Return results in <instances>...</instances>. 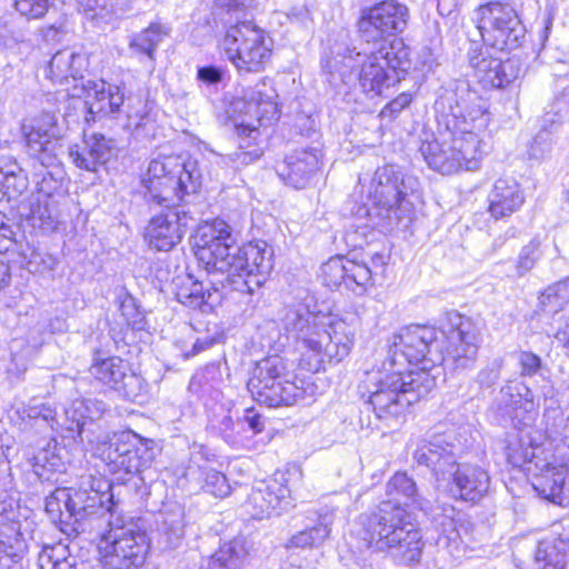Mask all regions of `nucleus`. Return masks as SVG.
Listing matches in <instances>:
<instances>
[{
	"label": "nucleus",
	"mask_w": 569,
	"mask_h": 569,
	"mask_svg": "<svg viewBox=\"0 0 569 569\" xmlns=\"http://www.w3.org/2000/svg\"><path fill=\"white\" fill-rule=\"evenodd\" d=\"M409 18L408 7L399 0H382L362 9L357 27L368 48H347L342 53L323 57L321 69L327 80L346 83L357 69L359 86L371 98L400 82L410 67V48L397 36L406 30Z\"/></svg>",
	"instance_id": "1"
},
{
	"label": "nucleus",
	"mask_w": 569,
	"mask_h": 569,
	"mask_svg": "<svg viewBox=\"0 0 569 569\" xmlns=\"http://www.w3.org/2000/svg\"><path fill=\"white\" fill-rule=\"evenodd\" d=\"M447 339L446 353L441 350L437 331L432 327L413 325L392 337L388 351L391 369L401 371L406 363L416 365L436 382L440 366L448 363L455 369L472 367L478 353L479 331L476 325L462 315L452 311L447 315L442 329Z\"/></svg>",
	"instance_id": "2"
},
{
	"label": "nucleus",
	"mask_w": 569,
	"mask_h": 569,
	"mask_svg": "<svg viewBox=\"0 0 569 569\" xmlns=\"http://www.w3.org/2000/svg\"><path fill=\"white\" fill-rule=\"evenodd\" d=\"M89 58L86 53L71 49L57 51L46 68V77L53 83L64 84L72 79V98L86 93L87 121L109 118L123 122L127 130L138 129L148 120L153 108L149 93L138 91L126 94V88L108 83L104 80L83 81V72L88 69ZM62 99L70 96L69 90L60 93Z\"/></svg>",
	"instance_id": "3"
},
{
	"label": "nucleus",
	"mask_w": 569,
	"mask_h": 569,
	"mask_svg": "<svg viewBox=\"0 0 569 569\" xmlns=\"http://www.w3.org/2000/svg\"><path fill=\"white\" fill-rule=\"evenodd\" d=\"M196 246V256L204 269L226 274L222 286L234 291L252 295L273 268V250L266 241L238 247L231 227L221 219L198 230Z\"/></svg>",
	"instance_id": "4"
},
{
	"label": "nucleus",
	"mask_w": 569,
	"mask_h": 569,
	"mask_svg": "<svg viewBox=\"0 0 569 569\" xmlns=\"http://www.w3.org/2000/svg\"><path fill=\"white\" fill-rule=\"evenodd\" d=\"M468 429L439 422L421 438L412 453L418 466L427 467L437 481H450L449 491L455 499L479 501L489 489L487 472L458 459L468 448Z\"/></svg>",
	"instance_id": "5"
},
{
	"label": "nucleus",
	"mask_w": 569,
	"mask_h": 569,
	"mask_svg": "<svg viewBox=\"0 0 569 569\" xmlns=\"http://www.w3.org/2000/svg\"><path fill=\"white\" fill-rule=\"evenodd\" d=\"M420 197L418 178L395 164H388L378 168L371 180L369 199L372 207L365 204L357 214L368 217L372 227L382 231L406 229L412 221L415 204Z\"/></svg>",
	"instance_id": "6"
},
{
	"label": "nucleus",
	"mask_w": 569,
	"mask_h": 569,
	"mask_svg": "<svg viewBox=\"0 0 569 569\" xmlns=\"http://www.w3.org/2000/svg\"><path fill=\"white\" fill-rule=\"evenodd\" d=\"M362 525L363 539L373 551L385 553L397 566L420 562L425 548L422 532L403 508L385 505L366 516Z\"/></svg>",
	"instance_id": "7"
},
{
	"label": "nucleus",
	"mask_w": 569,
	"mask_h": 569,
	"mask_svg": "<svg viewBox=\"0 0 569 569\" xmlns=\"http://www.w3.org/2000/svg\"><path fill=\"white\" fill-rule=\"evenodd\" d=\"M277 98L272 81L262 79L230 102L227 113L239 138L238 161L248 164L262 156L259 128L279 119Z\"/></svg>",
	"instance_id": "8"
},
{
	"label": "nucleus",
	"mask_w": 569,
	"mask_h": 569,
	"mask_svg": "<svg viewBox=\"0 0 569 569\" xmlns=\"http://www.w3.org/2000/svg\"><path fill=\"white\" fill-rule=\"evenodd\" d=\"M141 184L149 206L184 208L188 198L199 191L202 176L196 160L168 156L149 162Z\"/></svg>",
	"instance_id": "9"
},
{
	"label": "nucleus",
	"mask_w": 569,
	"mask_h": 569,
	"mask_svg": "<svg viewBox=\"0 0 569 569\" xmlns=\"http://www.w3.org/2000/svg\"><path fill=\"white\" fill-rule=\"evenodd\" d=\"M111 483L102 477L82 475L78 488H58L47 499L48 512H60V520L76 533L99 529L108 513L107 497Z\"/></svg>",
	"instance_id": "10"
},
{
	"label": "nucleus",
	"mask_w": 569,
	"mask_h": 569,
	"mask_svg": "<svg viewBox=\"0 0 569 569\" xmlns=\"http://www.w3.org/2000/svg\"><path fill=\"white\" fill-rule=\"evenodd\" d=\"M391 370V373H370L368 379V405L380 420L401 416L435 388V381L428 373Z\"/></svg>",
	"instance_id": "11"
},
{
	"label": "nucleus",
	"mask_w": 569,
	"mask_h": 569,
	"mask_svg": "<svg viewBox=\"0 0 569 569\" xmlns=\"http://www.w3.org/2000/svg\"><path fill=\"white\" fill-rule=\"evenodd\" d=\"M108 513L101 527L93 529L110 545L104 557L106 569H140L147 558L149 542L146 531L132 519L126 520L110 493L106 500Z\"/></svg>",
	"instance_id": "12"
},
{
	"label": "nucleus",
	"mask_w": 569,
	"mask_h": 569,
	"mask_svg": "<svg viewBox=\"0 0 569 569\" xmlns=\"http://www.w3.org/2000/svg\"><path fill=\"white\" fill-rule=\"evenodd\" d=\"M480 141L472 131L450 132L439 139L423 141L420 152L429 168L441 174H452L460 169H478Z\"/></svg>",
	"instance_id": "13"
},
{
	"label": "nucleus",
	"mask_w": 569,
	"mask_h": 569,
	"mask_svg": "<svg viewBox=\"0 0 569 569\" xmlns=\"http://www.w3.org/2000/svg\"><path fill=\"white\" fill-rule=\"evenodd\" d=\"M288 376L284 360L270 356L256 363L247 389L253 400L267 407L292 406L305 399L306 390Z\"/></svg>",
	"instance_id": "14"
},
{
	"label": "nucleus",
	"mask_w": 569,
	"mask_h": 569,
	"mask_svg": "<svg viewBox=\"0 0 569 569\" xmlns=\"http://www.w3.org/2000/svg\"><path fill=\"white\" fill-rule=\"evenodd\" d=\"M222 48L239 71L259 72L271 56L272 40L252 20L244 19L227 28Z\"/></svg>",
	"instance_id": "15"
},
{
	"label": "nucleus",
	"mask_w": 569,
	"mask_h": 569,
	"mask_svg": "<svg viewBox=\"0 0 569 569\" xmlns=\"http://www.w3.org/2000/svg\"><path fill=\"white\" fill-rule=\"evenodd\" d=\"M41 164L34 173L37 193L29 200L28 218L43 230H53L59 223V204L68 193L66 172L57 164Z\"/></svg>",
	"instance_id": "16"
},
{
	"label": "nucleus",
	"mask_w": 569,
	"mask_h": 569,
	"mask_svg": "<svg viewBox=\"0 0 569 569\" xmlns=\"http://www.w3.org/2000/svg\"><path fill=\"white\" fill-rule=\"evenodd\" d=\"M102 460L113 475H136L150 466L152 452L142 443L140 436L126 430L113 433L108 441L96 440ZM118 480H124L122 476Z\"/></svg>",
	"instance_id": "17"
},
{
	"label": "nucleus",
	"mask_w": 569,
	"mask_h": 569,
	"mask_svg": "<svg viewBox=\"0 0 569 569\" xmlns=\"http://www.w3.org/2000/svg\"><path fill=\"white\" fill-rule=\"evenodd\" d=\"M308 352H303L300 359L301 368L318 372L326 369V365L339 363L349 356L355 335L345 322L326 326L320 330Z\"/></svg>",
	"instance_id": "18"
},
{
	"label": "nucleus",
	"mask_w": 569,
	"mask_h": 569,
	"mask_svg": "<svg viewBox=\"0 0 569 569\" xmlns=\"http://www.w3.org/2000/svg\"><path fill=\"white\" fill-rule=\"evenodd\" d=\"M57 112L59 108L43 109L41 114L34 118L31 124H23L22 132L29 153L39 163L50 166L57 160L54 153L58 140L62 137V128L58 123Z\"/></svg>",
	"instance_id": "19"
},
{
	"label": "nucleus",
	"mask_w": 569,
	"mask_h": 569,
	"mask_svg": "<svg viewBox=\"0 0 569 569\" xmlns=\"http://www.w3.org/2000/svg\"><path fill=\"white\" fill-rule=\"evenodd\" d=\"M90 373L131 401H136L146 391L144 380L119 357L94 358Z\"/></svg>",
	"instance_id": "20"
},
{
	"label": "nucleus",
	"mask_w": 569,
	"mask_h": 569,
	"mask_svg": "<svg viewBox=\"0 0 569 569\" xmlns=\"http://www.w3.org/2000/svg\"><path fill=\"white\" fill-rule=\"evenodd\" d=\"M196 220L184 208L164 209L154 216L146 228V240L151 249L169 251L182 239L190 222Z\"/></svg>",
	"instance_id": "21"
},
{
	"label": "nucleus",
	"mask_w": 569,
	"mask_h": 569,
	"mask_svg": "<svg viewBox=\"0 0 569 569\" xmlns=\"http://www.w3.org/2000/svg\"><path fill=\"white\" fill-rule=\"evenodd\" d=\"M526 28L521 23L516 10L509 4L500 3V54L508 50L517 49L525 38ZM522 72V63L517 54L506 59L500 56V88L503 82L511 83L519 78Z\"/></svg>",
	"instance_id": "22"
},
{
	"label": "nucleus",
	"mask_w": 569,
	"mask_h": 569,
	"mask_svg": "<svg viewBox=\"0 0 569 569\" xmlns=\"http://www.w3.org/2000/svg\"><path fill=\"white\" fill-rule=\"evenodd\" d=\"M373 270L366 262L342 256L330 258L321 266L323 284L338 288L342 284L357 295H362L371 283Z\"/></svg>",
	"instance_id": "23"
},
{
	"label": "nucleus",
	"mask_w": 569,
	"mask_h": 569,
	"mask_svg": "<svg viewBox=\"0 0 569 569\" xmlns=\"http://www.w3.org/2000/svg\"><path fill=\"white\" fill-rule=\"evenodd\" d=\"M106 411V405L98 399H74L66 408V429L72 433L74 441L93 445L98 440L101 427L98 420Z\"/></svg>",
	"instance_id": "24"
},
{
	"label": "nucleus",
	"mask_w": 569,
	"mask_h": 569,
	"mask_svg": "<svg viewBox=\"0 0 569 569\" xmlns=\"http://www.w3.org/2000/svg\"><path fill=\"white\" fill-rule=\"evenodd\" d=\"M323 326L306 303L297 302L283 308L281 328L302 353L308 352L311 345L316 343L315 339Z\"/></svg>",
	"instance_id": "25"
},
{
	"label": "nucleus",
	"mask_w": 569,
	"mask_h": 569,
	"mask_svg": "<svg viewBox=\"0 0 569 569\" xmlns=\"http://www.w3.org/2000/svg\"><path fill=\"white\" fill-rule=\"evenodd\" d=\"M16 512L0 503V569H20L29 545L14 521Z\"/></svg>",
	"instance_id": "26"
},
{
	"label": "nucleus",
	"mask_w": 569,
	"mask_h": 569,
	"mask_svg": "<svg viewBox=\"0 0 569 569\" xmlns=\"http://www.w3.org/2000/svg\"><path fill=\"white\" fill-rule=\"evenodd\" d=\"M117 143L100 132L83 133L80 144H74L69 150L72 163L89 172H97L117 156Z\"/></svg>",
	"instance_id": "27"
},
{
	"label": "nucleus",
	"mask_w": 569,
	"mask_h": 569,
	"mask_svg": "<svg viewBox=\"0 0 569 569\" xmlns=\"http://www.w3.org/2000/svg\"><path fill=\"white\" fill-rule=\"evenodd\" d=\"M290 506V489L277 479L258 482L246 501L248 512L256 519L279 515Z\"/></svg>",
	"instance_id": "28"
},
{
	"label": "nucleus",
	"mask_w": 569,
	"mask_h": 569,
	"mask_svg": "<svg viewBox=\"0 0 569 569\" xmlns=\"http://www.w3.org/2000/svg\"><path fill=\"white\" fill-rule=\"evenodd\" d=\"M320 156L318 148L296 149L277 163L276 171L286 184L302 189L318 171Z\"/></svg>",
	"instance_id": "29"
},
{
	"label": "nucleus",
	"mask_w": 569,
	"mask_h": 569,
	"mask_svg": "<svg viewBox=\"0 0 569 569\" xmlns=\"http://www.w3.org/2000/svg\"><path fill=\"white\" fill-rule=\"evenodd\" d=\"M569 112V88L557 97L551 104L550 111L546 112L541 120V130L535 136L528 148V156L531 159H542L551 150V133L563 121Z\"/></svg>",
	"instance_id": "30"
},
{
	"label": "nucleus",
	"mask_w": 569,
	"mask_h": 569,
	"mask_svg": "<svg viewBox=\"0 0 569 569\" xmlns=\"http://www.w3.org/2000/svg\"><path fill=\"white\" fill-rule=\"evenodd\" d=\"M498 9V2L491 1L482 4L478 9L477 28L481 34L482 41L486 46L481 51L482 59L477 63L480 71L487 72L491 80L498 78V61L489 53V48L495 50L498 40V16L495 11Z\"/></svg>",
	"instance_id": "31"
},
{
	"label": "nucleus",
	"mask_w": 569,
	"mask_h": 569,
	"mask_svg": "<svg viewBox=\"0 0 569 569\" xmlns=\"http://www.w3.org/2000/svg\"><path fill=\"white\" fill-rule=\"evenodd\" d=\"M309 519L313 521L315 525L308 526L293 535L287 545L288 548H318L329 538L335 520L333 509L321 507L310 511Z\"/></svg>",
	"instance_id": "32"
},
{
	"label": "nucleus",
	"mask_w": 569,
	"mask_h": 569,
	"mask_svg": "<svg viewBox=\"0 0 569 569\" xmlns=\"http://www.w3.org/2000/svg\"><path fill=\"white\" fill-rule=\"evenodd\" d=\"M66 453L64 447L59 446L56 439H50L37 451L31 452L28 461L39 480L51 481L53 473L64 472Z\"/></svg>",
	"instance_id": "33"
},
{
	"label": "nucleus",
	"mask_w": 569,
	"mask_h": 569,
	"mask_svg": "<svg viewBox=\"0 0 569 569\" xmlns=\"http://www.w3.org/2000/svg\"><path fill=\"white\" fill-rule=\"evenodd\" d=\"M387 499L383 500L377 510L385 505L392 508L419 507L422 508V497L419 493L417 483L406 472L395 473L386 485Z\"/></svg>",
	"instance_id": "34"
},
{
	"label": "nucleus",
	"mask_w": 569,
	"mask_h": 569,
	"mask_svg": "<svg viewBox=\"0 0 569 569\" xmlns=\"http://www.w3.org/2000/svg\"><path fill=\"white\" fill-rule=\"evenodd\" d=\"M249 550L246 539L234 538L222 543L219 549L208 557L203 563V569H241L248 558Z\"/></svg>",
	"instance_id": "35"
},
{
	"label": "nucleus",
	"mask_w": 569,
	"mask_h": 569,
	"mask_svg": "<svg viewBox=\"0 0 569 569\" xmlns=\"http://www.w3.org/2000/svg\"><path fill=\"white\" fill-rule=\"evenodd\" d=\"M535 566L536 569H569V540L558 537L540 541Z\"/></svg>",
	"instance_id": "36"
},
{
	"label": "nucleus",
	"mask_w": 569,
	"mask_h": 569,
	"mask_svg": "<svg viewBox=\"0 0 569 569\" xmlns=\"http://www.w3.org/2000/svg\"><path fill=\"white\" fill-rule=\"evenodd\" d=\"M161 536L166 547L174 549L184 535V509L178 503H167L161 511Z\"/></svg>",
	"instance_id": "37"
},
{
	"label": "nucleus",
	"mask_w": 569,
	"mask_h": 569,
	"mask_svg": "<svg viewBox=\"0 0 569 569\" xmlns=\"http://www.w3.org/2000/svg\"><path fill=\"white\" fill-rule=\"evenodd\" d=\"M170 30V27L167 24L152 22L149 27L131 37L129 48L133 52L144 54L153 61L156 49L169 36Z\"/></svg>",
	"instance_id": "38"
},
{
	"label": "nucleus",
	"mask_w": 569,
	"mask_h": 569,
	"mask_svg": "<svg viewBox=\"0 0 569 569\" xmlns=\"http://www.w3.org/2000/svg\"><path fill=\"white\" fill-rule=\"evenodd\" d=\"M0 163V186L8 200H13L22 196L29 187V179L26 171L10 159L2 160Z\"/></svg>",
	"instance_id": "39"
},
{
	"label": "nucleus",
	"mask_w": 569,
	"mask_h": 569,
	"mask_svg": "<svg viewBox=\"0 0 569 569\" xmlns=\"http://www.w3.org/2000/svg\"><path fill=\"white\" fill-rule=\"evenodd\" d=\"M533 488L545 499L555 503H562V496L566 490L565 468L547 467L546 471L536 478Z\"/></svg>",
	"instance_id": "40"
},
{
	"label": "nucleus",
	"mask_w": 569,
	"mask_h": 569,
	"mask_svg": "<svg viewBox=\"0 0 569 569\" xmlns=\"http://www.w3.org/2000/svg\"><path fill=\"white\" fill-rule=\"evenodd\" d=\"M221 373L218 367L211 365L197 371L190 382L189 391L199 398L218 399L220 396Z\"/></svg>",
	"instance_id": "41"
},
{
	"label": "nucleus",
	"mask_w": 569,
	"mask_h": 569,
	"mask_svg": "<svg viewBox=\"0 0 569 569\" xmlns=\"http://www.w3.org/2000/svg\"><path fill=\"white\" fill-rule=\"evenodd\" d=\"M76 560L69 552L67 545L57 542L53 545H43L38 553V565L40 569H70Z\"/></svg>",
	"instance_id": "42"
},
{
	"label": "nucleus",
	"mask_w": 569,
	"mask_h": 569,
	"mask_svg": "<svg viewBox=\"0 0 569 569\" xmlns=\"http://www.w3.org/2000/svg\"><path fill=\"white\" fill-rule=\"evenodd\" d=\"M117 299L127 325L133 330H143L147 325L146 315L137 299L126 288H121Z\"/></svg>",
	"instance_id": "43"
},
{
	"label": "nucleus",
	"mask_w": 569,
	"mask_h": 569,
	"mask_svg": "<svg viewBox=\"0 0 569 569\" xmlns=\"http://www.w3.org/2000/svg\"><path fill=\"white\" fill-rule=\"evenodd\" d=\"M505 450L507 461L512 467L521 468L526 463H531L535 457L533 449L525 447V441L519 435L512 436L508 439Z\"/></svg>",
	"instance_id": "44"
},
{
	"label": "nucleus",
	"mask_w": 569,
	"mask_h": 569,
	"mask_svg": "<svg viewBox=\"0 0 569 569\" xmlns=\"http://www.w3.org/2000/svg\"><path fill=\"white\" fill-rule=\"evenodd\" d=\"M196 479H202V490L217 498H224L230 492L231 488L226 476L214 469L204 471L203 473L196 477Z\"/></svg>",
	"instance_id": "45"
},
{
	"label": "nucleus",
	"mask_w": 569,
	"mask_h": 569,
	"mask_svg": "<svg viewBox=\"0 0 569 569\" xmlns=\"http://www.w3.org/2000/svg\"><path fill=\"white\" fill-rule=\"evenodd\" d=\"M522 203L523 196L516 181L506 182V186L500 188V217L512 213Z\"/></svg>",
	"instance_id": "46"
},
{
	"label": "nucleus",
	"mask_w": 569,
	"mask_h": 569,
	"mask_svg": "<svg viewBox=\"0 0 569 569\" xmlns=\"http://www.w3.org/2000/svg\"><path fill=\"white\" fill-rule=\"evenodd\" d=\"M503 397H508L506 400L507 406L521 407L523 402L531 403L532 395L530 389L520 380L508 382L503 388L500 389Z\"/></svg>",
	"instance_id": "47"
},
{
	"label": "nucleus",
	"mask_w": 569,
	"mask_h": 569,
	"mask_svg": "<svg viewBox=\"0 0 569 569\" xmlns=\"http://www.w3.org/2000/svg\"><path fill=\"white\" fill-rule=\"evenodd\" d=\"M134 0H93L90 9L94 11V16H116L121 17L132 9Z\"/></svg>",
	"instance_id": "48"
},
{
	"label": "nucleus",
	"mask_w": 569,
	"mask_h": 569,
	"mask_svg": "<svg viewBox=\"0 0 569 569\" xmlns=\"http://www.w3.org/2000/svg\"><path fill=\"white\" fill-rule=\"evenodd\" d=\"M212 427L227 443L234 445L238 441V436L243 429V422L240 419L234 421L230 413H223L217 423L212 422Z\"/></svg>",
	"instance_id": "49"
},
{
	"label": "nucleus",
	"mask_w": 569,
	"mask_h": 569,
	"mask_svg": "<svg viewBox=\"0 0 569 569\" xmlns=\"http://www.w3.org/2000/svg\"><path fill=\"white\" fill-rule=\"evenodd\" d=\"M208 455V450L204 446L193 443L190 447V458L186 470V476L196 478L207 471V462L209 460Z\"/></svg>",
	"instance_id": "50"
},
{
	"label": "nucleus",
	"mask_w": 569,
	"mask_h": 569,
	"mask_svg": "<svg viewBox=\"0 0 569 569\" xmlns=\"http://www.w3.org/2000/svg\"><path fill=\"white\" fill-rule=\"evenodd\" d=\"M516 358L521 377H533L543 368L541 358L531 351H519Z\"/></svg>",
	"instance_id": "51"
},
{
	"label": "nucleus",
	"mask_w": 569,
	"mask_h": 569,
	"mask_svg": "<svg viewBox=\"0 0 569 569\" xmlns=\"http://www.w3.org/2000/svg\"><path fill=\"white\" fill-rule=\"evenodd\" d=\"M14 7L21 16L39 19L48 11L49 0H14Z\"/></svg>",
	"instance_id": "52"
},
{
	"label": "nucleus",
	"mask_w": 569,
	"mask_h": 569,
	"mask_svg": "<svg viewBox=\"0 0 569 569\" xmlns=\"http://www.w3.org/2000/svg\"><path fill=\"white\" fill-rule=\"evenodd\" d=\"M227 69L220 66L208 64L198 67L197 80L207 86H217L224 80Z\"/></svg>",
	"instance_id": "53"
},
{
	"label": "nucleus",
	"mask_w": 569,
	"mask_h": 569,
	"mask_svg": "<svg viewBox=\"0 0 569 569\" xmlns=\"http://www.w3.org/2000/svg\"><path fill=\"white\" fill-rule=\"evenodd\" d=\"M436 528L440 532L439 542L446 546L459 539L456 521L450 516H442L440 520H436Z\"/></svg>",
	"instance_id": "54"
},
{
	"label": "nucleus",
	"mask_w": 569,
	"mask_h": 569,
	"mask_svg": "<svg viewBox=\"0 0 569 569\" xmlns=\"http://www.w3.org/2000/svg\"><path fill=\"white\" fill-rule=\"evenodd\" d=\"M247 1L248 0H216L218 7L227 10L230 19L227 21L230 26L238 20L247 19Z\"/></svg>",
	"instance_id": "55"
},
{
	"label": "nucleus",
	"mask_w": 569,
	"mask_h": 569,
	"mask_svg": "<svg viewBox=\"0 0 569 569\" xmlns=\"http://www.w3.org/2000/svg\"><path fill=\"white\" fill-rule=\"evenodd\" d=\"M412 101V96L409 92H402L397 96L393 100H391L385 108L381 110L380 114L383 118H396L403 109L409 107Z\"/></svg>",
	"instance_id": "56"
},
{
	"label": "nucleus",
	"mask_w": 569,
	"mask_h": 569,
	"mask_svg": "<svg viewBox=\"0 0 569 569\" xmlns=\"http://www.w3.org/2000/svg\"><path fill=\"white\" fill-rule=\"evenodd\" d=\"M197 281L198 280H196L189 273L184 276H178L172 280L174 295L180 303L186 306V302L188 300V293L190 292L191 288H193V284L197 283Z\"/></svg>",
	"instance_id": "57"
},
{
	"label": "nucleus",
	"mask_w": 569,
	"mask_h": 569,
	"mask_svg": "<svg viewBox=\"0 0 569 569\" xmlns=\"http://www.w3.org/2000/svg\"><path fill=\"white\" fill-rule=\"evenodd\" d=\"M209 297L210 293L204 291L202 282L197 281V283L193 284V288H191L190 292L188 293L186 306L191 309L201 308L207 303Z\"/></svg>",
	"instance_id": "58"
},
{
	"label": "nucleus",
	"mask_w": 569,
	"mask_h": 569,
	"mask_svg": "<svg viewBox=\"0 0 569 569\" xmlns=\"http://www.w3.org/2000/svg\"><path fill=\"white\" fill-rule=\"evenodd\" d=\"M537 249H538L537 244H535V243H530V244L523 247V249L520 252L519 261H518V268L521 272L528 271L533 267V264L538 258Z\"/></svg>",
	"instance_id": "59"
},
{
	"label": "nucleus",
	"mask_w": 569,
	"mask_h": 569,
	"mask_svg": "<svg viewBox=\"0 0 569 569\" xmlns=\"http://www.w3.org/2000/svg\"><path fill=\"white\" fill-rule=\"evenodd\" d=\"M241 421L246 422L254 435L261 432L264 428L263 416L253 408L246 409L243 420Z\"/></svg>",
	"instance_id": "60"
},
{
	"label": "nucleus",
	"mask_w": 569,
	"mask_h": 569,
	"mask_svg": "<svg viewBox=\"0 0 569 569\" xmlns=\"http://www.w3.org/2000/svg\"><path fill=\"white\" fill-rule=\"evenodd\" d=\"M217 342V339L213 338V337H209V336H206V337H202V338H198L194 342H193V346H192V350L191 352H187L186 353V358H189L191 356H196L207 349H210L214 343Z\"/></svg>",
	"instance_id": "61"
},
{
	"label": "nucleus",
	"mask_w": 569,
	"mask_h": 569,
	"mask_svg": "<svg viewBox=\"0 0 569 569\" xmlns=\"http://www.w3.org/2000/svg\"><path fill=\"white\" fill-rule=\"evenodd\" d=\"M39 408H40L39 415H41V421H43L44 423L49 425L52 428L53 427L52 422L54 421V418H56V411L44 405H42Z\"/></svg>",
	"instance_id": "62"
},
{
	"label": "nucleus",
	"mask_w": 569,
	"mask_h": 569,
	"mask_svg": "<svg viewBox=\"0 0 569 569\" xmlns=\"http://www.w3.org/2000/svg\"><path fill=\"white\" fill-rule=\"evenodd\" d=\"M459 2L460 0H438V10L441 14H450Z\"/></svg>",
	"instance_id": "63"
},
{
	"label": "nucleus",
	"mask_w": 569,
	"mask_h": 569,
	"mask_svg": "<svg viewBox=\"0 0 569 569\" xmlns=\"http://www.w3.org/2000/svg\"><path fill=\"white\" fill-rule=\"evenodd\" d=\"M14 234L12 227L6 223L0 224V239L8 241L10 244L14 242Z\"/></svg>",
	"instance_id": "64"
}]
</instances>
